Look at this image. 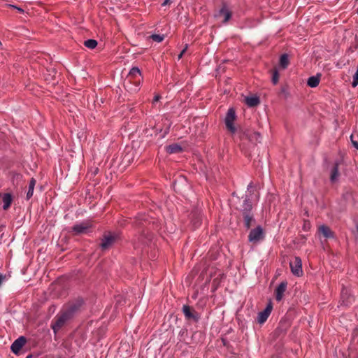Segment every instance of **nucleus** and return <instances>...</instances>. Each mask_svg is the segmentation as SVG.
Instances as JSON below:
<instances>
[{
	"label": "nucleus",
	"mask_w": 358,
	"mask_h": 358,
	"mask_svg": "<svg viewBox=\"0 0 358 358\" xmlns=\"http://www.w3.org/2000/svg\"><path fill=\"white\" fill-rule=\"evenodd\" d=\"M245 101L249 107L257 106L260 102L259 97L257 96H247L245 98Z\"/></svg>",
	"instance_id": "nucleus-14"
},
{
	"label": "nucleus",
	"mask_w": 358,
	"mask_h": 358,
	"mask_svg": "<svg viewBox=\"0 0 358 358\" xmlns=\"http://www.w3.org/2000/svg\"><path fill=\"white\" fill-rule=\"evenodd\" d=\"M172 2L171 0H164V2L162 3V6H166L168 4H170Z\"/></svg>",
	"instance_id": "nucleus-32"
},
{
	"label": "nucleus",
	"mask_w": 358,
	"mask_h": 358,
	"mask_svg": "<svg viewBox=\"0 0 358 358\" xmlns=\"http://www.w3.org/2000/svg\"><path fill=\"white\" fill-rule=\"evenodd\" d=\"M272 310V306L271 303L268 304L266 308L258 314L257 321L259 324L264 323L268 319Z\"/></svg>",
	"instance_id": "nucleus-11"
},
{
	"label": "nucleus",
	"mask_w": 358,
	"mask_h": 358,
	"mask_svg": "<svg viewBox=\"0 0 358 358\" xmlns=\"http://www.w3.org/2000/svg\"><path fill=\"white\" fill-rule=\"evenodd\" d=\"M92 227V224L89 220H84L80 223L76 224L71 229V232L73 235H80L87 234L90 231V229Z\"/></svg>",
	"instance_id": "nucleus-3"
},
{
	"label": "nucleus",
	"mask_w": 358,
	"mask_h": 358,
	"mask_svg": "<svg viewBox=\"0 0 358 358\" xmlns=\"http://www.w3.org/2000/svg\"><path fill=\"white\" fill-rule=\"evenodd\" d=\"M35 185H36V180L32 178L30 180L29 183V189L27 192V199L29 200L33 196Z\"/></svg>",
	"instance_id": "nucleus-20"
},
{
	"label": "nucleus",
	"mask_w": 358,
	"mask_h": 358,
	"mask_svg": "<svg viewBox=\"0 0 358 358\" xmlns=\"http://www.w3.org/2000/svg\"><path fill=\"white\" fill-rule=\"evenodd\" d=\"M236 117V115L234 109L232 108H229L226 115L224 122L227 129L232 134L236 131V129L234 124Z\"/></svg>",
	"instance_id": "nucleus-4"
},
{
	"label": "nucleus",
	"mask_w": 358,
	"mask_h": 358,
	"mask_svg": "<svg viewBox=\"0 0 358 358\" xmlns=\"http://www.w3.org/2000/svg\"><path fill=\"white\" fill-rule=\"evenodd\" d=\"M161 96L159 94H157L154 96L152 103L155 104L156 102H157L160 99Z\"/></svg>",
	"instance_id": "nucleus-31"
},
{
	"label": "nucleus",
	"mask_w": 358,
	"mask_h": 358,
	"mask_svg": "<svg viewBox=\"0 0 358 358\" xmlns=\"http://www.w3.org/2000/svg\"><path fill=\"white\" fill-rule=\"evenodd\" d=\"M150 38L154 41L159 43V42H162L164 40V35H160V34H152V35H151Z\"/></svg>",
	"instance_id": "nucleus-25"
},
{
	"label": "nucleus",
	"mask_w": 358,
	"mask_h": 358,
	"mask_svg": "<svg viewBox=\"0 0 358 358\" xmlns=\"http://www.w3.org/2000/svg\"><path fill=\"white\" fill-rule=\"evenodd\" d=\"M278 78H279L278 72L277 71H275L273 73V77H272V81H273V84L275 85L278 82Z\"/></svg>",
	"instance_id": "nucleus-28"
},
{
	"label": "nucleus",
	"mask_w": 358,
	"mask_h": 358,
	"mask_svg": "<svg viewBox=\"0 0 358 358\" xmlns=\"http://www.w3.org/2000/svg\"><path fill=\"white\" fill-rule=\"evenodd\" d=\"M353 135L350 136V138L352 143L353 146L358 150V142L352 140Z\"/></svg>",
	"instance_id": "nucleus-30"
},
{
	"label": "nucleus",
	"mask_w": 358,
	"mask_h": 358,
	"mask_svg": "<svg viewBox=\"0 0 358 358\" xmlns=\"http://www.w3.org/2000/svg\"><path fill=\"white\" fill-rule=\"evenodd\" d=\"M319 231L321 234H322V235L325 238H331L333 236V234H332L331 229H329V227H328L325 225L320 226L319 228Z\"/></svg>",
	"instance_id": "nucleus-18"
},
{
	"label": "nucleus",
	"mask_w": 358,
	"mask_h": 358,
	"mask_svg": "<svg viewBox=\"0 0 358 358\" xmlns=\"http://www.w3.org/2000/svg\"><path fill=\"white\" fill-rule=\"evenodd\" d=\"M338 176H339L338 164L336 163L334 165V166L332 168L331 171V177H330L331 181L334 182L336 180H337Z\"/></svg>",
	"instance_id": "nucleus-21"
},
{
	"label": "nucleus",
	"mask_w": 358,
	"mask_h": 358,
	"mask_svg": "<svg viewBox=\"0 0 358 358\" xmlns=\"http://www.w3.org/2000/svg\"><path fill=\"white\" fill-rule=\"evenodd\" d=\"M287 283L285 281L280 282L279 285L275 289V299L278 301H280L284 296V293L287 289Z\"/></svg>",
	"instance_id": "nucleus-10"
},
{
	"label": "nucleus",
	"mask_w": 358,
	"mask_h": 358,
	"mask_svg": "<svg viewBox=\"0 0 358 358\" xmlns=\"http://www.w3.org/2000/svg\"><path fill=\"white\" fill-rule=\"evenodd\" d=\"M182 310L185 316L187 318H194L195 320L197 319V317L192 313L191 309L188 306H184L182 308Z\"/></svg>",
	"instance_id": "nucleus-22"
},
{
	"label": "nucleus",
	"mask_w": 358,
	"mask_h": 358,
	"mask_svg": "<svg viewBox=\"0 0 358 358\" xmlns=\"http://www.w3.org/2000/svg\"><path fill=\"white\" fill-rule=\"evenodd\" d=\"M187 49V45H185V48L181 51V52L178 55V59H180L183 55V54L185 52V51Z\"/></svg>",
	"instance_id": "nucleus-29"
},
{
	"label": "nucleus",
	"mask_w": 358,
	"mask_h": 358,
	"mask_svg": "<svg viewBox=\"0 0 358 358\" xmlns=\"http://www.w3.org/2000/svg\"><path fill=\"white\" fill-rule=\"evenodd\" d=\"M12 7H13L14 8L17 9L20 13H23L24 10L22 8H19V7H17L15 6H11Z\"/></svg>",
	"instance_id": "nucleus-33"
},
{
	"label": "nucleus",
	"mask_w": 358,
	"mask_h": 358,
	"mask_svg": "<svg viewBox=\"0 0 358 358\" xmlns=\"http://www.w3.org/2000/svg\"><path fill=\"white\" fill-rule=\"evenodd\" d=\"M192 222L195 228L198 227L201 222V218L199 215H196L194 218L192 219Z\"/></svg>",
	"instance_id": "nucleus-27"
},
{
	"label": "nucleus",
	"mask_w": 358,
	"mask_h": 358,
	"mask_svg": "<svg viewBox=\"0 0 358 358\" xmlns=\"http://www.w3.org/2000/svg\"><path fill=\"white\" fill-rule=\"evenodd\" d=\"M292 273L296 276H301L303 274L302 262L299 257H295L294 260L289 263Z\"/></svg>",
	"instance_id": "nucleus-6"
},
{
	"label": "nucleus",
	"mask_w": 358,
	"mask_h": 358,
	"mask_svg": "<svg viewBox=\"0 0 358 358\" xmlns=\"http://www.w3.org/2000/svg\"><path fill=\"white\" fill-rule=\"evenodd\" d=\"M357 85H358V67H357L355 74L353 75L352 83V86L353 87H356Z\"/></svg>",
	"instance_id": "nucleus-26"
},
{
	"label": "nucleus",
	"mask_w": 358,
	"mask_h": 358,
	"mask_svg": "<svg viewBox=\"0 0 358 358\" xmlns=\"http://www.w3.org/2000/svg\"><path fill=\"white\" fill-rule=\"evenodd\" d=\"M280 64L282 67L286 68L289 64V59L287 55L284 54L281 55L280 59Z\"/></svg>",
	"instance_id": "nucleus-24"
},
{
	"label": "nucleus",
	"mask_w": 358,
	"mask_h": 358,
	"mask_svg": "<svg viewBox=\"0 0 358 358\" xmlns=\"http://www.w3.org/2000/svg\"><path fill=\"white\" fill-rule=\"evenodd\" d=\"M166 150L169 154H173L180 152L182 150V149L180 145L174 143L166 146Z\"/></svg>",
	"instance_id": "nucleus-15"
},
{
	"label": "nucleus",
	"mask_w": 358,
	"mask_h": 358,
	"mask_svg": "<svg viewBox=\"0 0 358 358\" xmlns=\"http://www.w3.org/2000/svg\"><path fill=\"white\" fill-rule=\"evenodd\" d=\"M244 217V225L247 229H249L251 226L252 222L254 220L253 215L252 213L248 212V213H242Z\"/></svg>",
	"instance_id": "nucleus-17"
},
{
	"label": "nucleus",
	"mask_w": 358,
	"mask_h": 358,
	"mask_svg": "<svg viewBox=\"0 0 358 358\" xmlns=\"http://www.w3.org/2000/svg\"><path fill=\"white\" fill-rule=\"evenodd\" d=\"M115 240V236L112 234L105 235L101 241L100 245L103 250H106L114 243Z\"/></svg>",
	"instance_id": "nucleus-13"
},
{
	"label": "nucleus",
	"mask_w": 358,
	"mask_h": 358,
	"mask_svg": "<svg viewBox=\"0 0 358 358\" xmlns=\"http://www.w3.org/2000/svg\"><path fill=\"white\" fill-rule=\"evenodd\" d=\"M253 188L252 183L250 182L248 185V192L245 195V198L243 201V203L241 207V212L242 213H248V212L251 213L252 203L253 202H257L259 200V194L258 193H255L253 189H251Z\"/></svg>",
	"instance_id": "nucleus-1"
},
{
	"label": "nucleus",
	"mask_w": 358,
	"mask_h": 358,
	"mask_svg": "<svg viewBox=\"0 0 358 358\" xmlns=\"http://www.w3.org/2000/svg\"><path fill=\"white\" fill-rule=\"evenodd\" d=\"M309 227H310V224H309V223H306V222H305V223H304V225H303V228H304V229H305V230H307L308 229H309Z\"/></svg>",
	"instance_id": "nucleus-34"
},
{
	"label": "nucleus",
	"mask_w": 358,
	"mask_h": 358,
	"mask_svg": "<svg viewBox=\"0 0 358 358\" xmlns=\"http://www.w3.org/2000/svg\"><path fill=\"white\" fill-rule=\"evenodd\" d=\"M353 301V297L351 294V292L348 288H343L341 291V301L342 305L348 306Z\"/></svg>",
	"instance_id": "nucleus-9"
},
{
	"label": "nucleus",
	"mask_w": 358,
	"mask_h": 358,
	"mask_svg": "<svg viewBox=\"0 0 358 358\" xmlns=\"http://www.w3.org/2000/svg\"><path fill=\"white\" fill-rule=\"evenodd\" d=\"M25 343L26 339L24 338V337L21 336L18 338L11 345V351L15 354H17Z\"/></svg>",
	"instance_id": "nucleus-12"
},
{
	"label": "nucleus",
	"mask_w": 358,
	"mask_h": 358,
	"mask_svg": "<svg viewBox=\"0 0 358 358\" xmlns=\"http://www.w3.org/2000/svg\"><path fill=\"white\" fill-rule=\"evenodd\" d=\"M3 208L4 210L8 209L12 203V196L8 193L5 194L3 196Z\"/></svg>",
	"instance_id": "nucleus-19"
},
{
	"label": "nucleus",
	"mask_w": 358,
	"mask_h": 358,
	"mask_svg": "<svg viewBox=\"0 0 358 358\" xmlns=\"http://www.w3.org/2000/svg\"><path fill=\"white\" fill-rule=\"evenodd\" d=\"M141 77V71L138 67H133L127 78V81L129 83H135L136 86L138 87L139 85L140 78Z\"/></svg>",
	"instance_id": "nucleus-7"
},
{
	"label": "nucleus",
	"mask_w": 358,
	"mask_h": 358,
	"mask_svg": "<svg viewBox=\"0 0 358 358\" xmlns=\"http://www.w3.org/2000/svg\"><path fill=\"white\" fill-rule=\"evenodd\" d=\"M232 13L226 5H223L220 10L215 15L216 18H222L224 23L227 22L231 17Z\"/></svg>",
	"instance_id": "nucleus-8"
},
{
	"label": "nucleus",
	"mask_w": 358,
	"mask_h": 358,
	"mask_svg": "<svg viewBox=\"0 0 358 358\" xmlns=\"http://www.w3.org/2000/svg\"><path fill=\"white\" fill-rule=\"evenodd\" d=\"M264 231L262 227L257 226L252 229L248 235V241L252 243H257L264 238Z\"/></svg>",
	"instance_id": "nucleus-5"
},
{
	"label": "nucleus",
	"mask_w": 358,
	"mask_h": 358,
	"mask_svg": "<svg viewBox=\"0 0 358 358\" xmlns=\"http://www.w3.org/2000/svg\"><path fill=\"white\" fill-rule=\"evenodd\" d=\"M78 307L76 305L71 306L68 310L64 311L57 320L55 324L52 326V329L56 332L60 329L64 324L72 316L74 312L76 311Z\"/></svg>",
	"instance_id": "nucleus-2"
},
{
	"label": "nucleus",
	"mask_w": 358,
	"mask_h": 358,
	"mask_svg": "<svg viewBox=\"0 0 358 358\" xmlns=\"http://www.w3.org/2000/svg\"><path fill=\"white\" fill-rule=\"evenodd\" d=\"M320 75L317 74L315 76H311L308 79L307 84L310 87H316L320 83Z\"/></svg>",
	"instance_id": "nucleus-16"
},
{
	"label": "nucleus",
	"mask_w": 358,
	"mask_h": 358,
	"mask_svg": "<svg viewBox=\"0 0 358 358\" xmlns=\"http://www.w3.org/2000/svg\"><path fill=\"white\" fill-rule=\"evenodd\" d=\"M357 14H358V8H357Z\"/></svg>",
	"instance_id": "nucleus-35"
},
{
	"label": "nucleus",
	"mask_w": 358,
	"mask_h": 358,
	"mask_svg": "<svg viewBox=\"0 0 358 358\" xmlns=\"http://www.w3.org/2000/svg\"><path fill=\"white\" fill-rule=\"evenodd\" d=\"M84 45L90 49H94L97 45V41L94 39H88L84 42Z\"/></svg>",
	"instance_id": "nucleus-23"
}]
</instances>
